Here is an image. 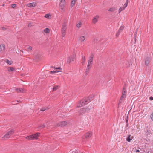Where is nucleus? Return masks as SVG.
<instances>
[{
    "instance_id": "obj_1",
    "label": "nucleus",
    "mask_w": 153,
    "mask_h": 153,
    "mask_svg": "<svg viewBox=\"0 0 153 153\" xmlns=\"http://www.w3.org/2000/svg\"><path fill=\"white\" fill-rule=\"evenodd\" d=\"M91 100L89 97H85L84 98V100H82L79 102V107H80L84 105L85 104L88 103Z\"/></svg>"
},
{
    "instance_id": "obj_2",
    "label": "nucleus",
    "mask_w": 153,
    "mask_h": 153,
    "mask_svg": "<svg viewBox=\"0 0 153 153\" xmlns=\"http://www.w3.org/2000/svg\"><path fill=\"white\" fill-rule=\"evenodd\" d=\"M91 109V107L90 108L87 107H85L81 108L79 111V115H81L84 114L85 113L88 112L90 111Z\"/></svg>"
},
{
    "instance_id": "obj_3",
    "label": "nucleus",
    "mask_w": 153,
    "mask_h": 153,
    "mask_svg": "<svg viewBox=\"0 0 153 153\" xmlns=\"http://www.w3.org/2000/svg\"><path fill=\"white\" fill-rule=\"evenodd\" d=\"M40 134V133H36L33 135L27 136L26 137V139L28 140H33L34 139H37L39 135Z\"/></svg>"
},
{
    "instance_id": "obj_4",
    "label": "nucleus",
    "mask_w": 153,
    "mask_h": 153,
    "mask_svg": "<svg viewBox=\"0 0 153 153\" xmlns=\"http://www.w3.org/2000/svg\"><path fill=\"white\" fill-rule=\"evenodd\" d=\"M15 131V130L13 129L10 131H9L7 132L3 137H4L6 138L9 137L12 134H13Z\"/></svg>"
},
{
    "instance_id": "obj_5",
    "label": "nucleus",
    "mask_w": 153,
    "mask_h": 153,
    "mask_svg": "<svg viewBox=\"0 0 153 153\" xmlns=\"http://www.w3.org/2000/svg\"><path fill=\"white\" fill-rule=\"evenodd\" d=\"M67 124V122L65 121H63L60 122L58 123L56 126H64L66 125Z\"/></svg>"
},
{
    "instance_id": "obj_6",
    "label": "nucleus",
    "mask_w": 153,
    "mask_h": 153,
    "mask_svg": "<svg viewBox=\"0 0 153 153\" xmlns=\"http://www.w3.org/2000/svg\"><path fill=\"white\" fill-rule=\"evenodd\" d=\"M65 4V0H61L59 6L62 10L64 9Z\"/></svg>"
},
{
    "instance_id": "obj_7",
    "label": "nucleus",
    "mask_w": 153,
    "mask_h": 153,
    "mask_svg": "<svg viewBox=\"0 0 153 153\" xmlns=\"http://www.w3.org/2000/svg\"><path fill=\"white\" fill-rule=\"evenodd\" d=\"M66 22H64L62 26V32H66Z\"/></svg>"
},
{
    "instance_id": "obj_8",
    "label": "nucleus",
    "mask_w": 153,
    "mask_h": 153,
    "mask_svg": "<svg viewBox=\"0 0 153 153\" xmlns=\"http://www.w3.org/2000/svg\"><path fill=\"white\" fill-rule=\"evenodd\" d=\"M92 135L91 132H88L86 133L85 137L86 138H89L91 137Z\"/></svg>"
},
{
    "instance_id": "obj_9",
    "label": "nucleus",
    "mask_w": 153,
    "mask_h": 153,
    "mask_svg": "<svg viewBox=\"0 0 153 153\" xmlns=\"http://www.w3.org/2000/svg\"><path fill=\"white\" fill-rule=\"evenodd\" d=\"M149 57L147 56L145 59V64L146 66H148L149 64Z\"/></svg>"
},
{
    "instance_id": "obj_10",
    "label": "nucleus",
    "mask_w": 153,
    "mask_h": 153,
    "mask_svg": "<svg viewBox=\"0 0 153 153\" xmlns=\"http://www.w3.org/2000/svg\"><path fill=\"white\" fill-rule=\"evenodd\" d=\"M126 97V95L125 94H122V95L121 97L120 100H119V104L121 103L122 102L123 100V98Z\"/></svg>"
},
{
    "instance_id": "obj_11",
    "label": "nucleus",
    "mask_w": 153,
    "mask_h": 153,
    "mask_svg": "<svg viewBox=\"0 0 153 153\" xmlns=\"http://www.w3.org/2000/svg\"><path fill=\"white\" fill-rule=\"evenodd\" d=\"M16 91L18 93H24L25 92V89L23 88H19L16 89Z\"/></svg>"
},
{
    "instance_id": "obj_12",
    "label": "nucleus",
    "mask_w": 153,
    "mask_h": 153,
    "mask_svg": "<svg viewBox=\"0 0 153 153\" xmlns=\"http://www.w3.org/2000/svg\"><path fill=\"white\" fill-rule=\"evenodd\" d=\"M5 49L4 45L2 44L0 45V51H3Z\"/></svg>"
},
{
    "instance_id": "obj_13",
    "label": "nucleus",
    "mask_w": 153,
    "mask_h": 153,
    "mask_svg": "<svg viewBox=\"0 0 153 153\" xmlns=\"http://www.w3.org/2000/svg\"><path fill=\"white\" fill-rule=\"evenodd\" d=\"M133 138L132 136H131V135H129L127 137L126 140L128 142H130Z\"/></svg>"
},
{
    "instance_id": "obj_14",
    "label": "nucleus",
    "mask_w": 153,
    "mask_h": 153,
    "mask_svg": "<svg viewBox=\"0 0 153 153\" xmlns=\"http://www.w3.org/2000/svg\"><path fill=\"white\" fill-rule=\"evenodd\" d=\"M99 18V16L96 15L95 17H94L92 20L93 22L95 23L98 21V19Z\"/></svg>"
},
{
    "instance_id": "obj_15",
    "label": "nucleus",
    "mask_w": 153,
    "mask_h": 153,
    "mask_svg": "<svg viewBox=\"0 0 153 153\" xmlns=\"http://www.w3.org/2000/svg\"><path fill=\"white\" fill-rule=\"evenodd\" d=\"M36 5V3L33 2L30 3L28 4V6L29 7H34Z\"/></svg>"
},
{
    "instance_id": "obj_16",
    "label": "nucleus",
    "mask_w": 153,
    "mask_h": 153,
    "mask_svg": "<svg viewBox=\"0 0 153 153\" xmlns=\"http://www.w3.org/2000/svg\"><path fill=\"white\" fill-rule=\"evenodd\" d=\"M82 62L81 63L82 65H84L85 61V56H82Z\"/></svg>"
},
{
    "instance_id": "obj_17",
    "label": "nucleus",
    "mask_w": 153,
    "mask_h": 153,
    "mask_svg": "<svg viewBox=\"0 0 153 153\" xmlns=\"http://www.w3.org/2000/svg\"><path fill=\"white\" fill-rule=\"evenodd\" d=\"M59 85H56L54 86L53 88V91H54L58 89H59Z\"/></svg>"
},
{
    "instance_id": "obj_18",
    "label": "nucleus",
    "mask_w": 153,
    "mask_h": 153,
    "mask_svg": "<svg viewBox=\"0 0 153 153\" xmlns=\"http://www.w3.org/2000/svg\"><path fill=\"white\" fill-rule=\"evenodd\" d=\"M116 9L115 7H112L109 9L108 10V11L111 12H113L116 10Z\"/></svg>"
},
{
    "instance_id": "obj_19",
    "label": "nucleus",
    "mask_w": 153,
    "mask_h": 153,
    "mask_svg": "<svg viewBox=\"0 0 153 153\" xmlns=\"http://www.w3.org/2000/svg\"><path fill=\"white\" fill-rule=\"evenodd\" d=\"M77 0H72L71 1V7H73V6H74L75 5V3L76 1Z\"/></svg>"
},
{
    "instance_id": "obj_20",
    "label": "nucleus",
    "mask_w": 153,
    "mask_h": 153,
    "mask_svg": "<svg viewBox=\"0 0 153 153\" xmlns=\"http://www.w3.org/2000/svg\"><path fill=\"white\" fill-rule=\"evenodd\" d=\"M44 31L45 33H48L50 32V30L49 28H46L44 30Z\"/></svg>"
},
{
    "instance_id": "obj_21",
    "label": "nucleus",
    "mask_w": 153,
    "mask_h": 153,
    "mask_svg": "<svg viewBox=\"0 0 153 153\" xmlns=\"http://www.w3.org/2000/svg\"><path fill=\"white\" fill-rule=\"evenodd\" d=\"M138 28H137L136 29V30H135V34H134L135 43L136 42V38L137 37V33L138 32Z\"/></svg>"
},
{
    "instance_id": "obj_22",
    "label": "nucleus",
    "mask_w": 153,
    "mask_h": 153,
    "mask_svg": "<svg viewBox=\"0 0 153 153\" xmlns=\"http://www.w3.org/2000/svg\"><path fill=\"white\" fill-rule=\"evenodd\" d=\"M14 68L12 67L8 68V71H14Z\"/></svg>"
},
{
    "instance_id": "obj_23",
    "label": "nucleus",
    "mask_w": 153,
    "mask_h": 153,
    "mask_svg": "<svg viewBox=\"0 0 153 153\" xmlns=\"http://www.w3.org/2000/svg\"><path fill=\"white\" fill-rule=\"evenodd\" d=\"M124 26H121L119 29L118 31L120 32V33L122 32V31L123 30L124 28Z\"/></svg>"
},
{
    "instance_id": "obj_24",
    "label": "nucleus",
    "mask_w": 153,
    "mask_h": 153,
    "mask_svg": "<svg viewBox=\"0 0 153 153\" xmlns=\"http://www.w3.org/2000/svg\"><path fill=\"white\" fill-rule=\"evenodd\" d=\"M70 58H71V62L74 61L76 59L75 56H74V55L72 56H71V57H70Z\"/></svg>"
},
{
    "instance_id": "obj_25",
    "label": "nucleus",
    "mask_w": 153,
    "mask_h": 153,
    "mask_svg": "<svg viewBox=\"0 0 153 153\" xmlns=\"http://www.w3.org/2000/svg\"><path fill=\"white\" fill-rule=\"evenodd\" d=\"M85 39V37L84 36H81L80 37V40L82 42L84 41Z\"/></svg>"
},
{
    "instance_id": "obj_26",
    "label": "nucleus",
    "mask_w": 153,
    "mask_h": 153,
    "mask_svg": "<svg viewBox=\"0 0 153 153\" xmlns=\"http://www.w3.org/2000/svg\"><path fill=\"white\" fill-rule=\"evenodd\" d=\"M93 59L89 58V60L88 61V63H90L91 65L93 63Z\"/></svg>"
},
{
    "instance_id": "obj_27",
    "label": "nucleus",
    "mask_w": 153,
    "mask_h": 153,
    "mask_svg": "<svg viewBox=\"0 0 153 153\" xmlns=\"http://www.w3.org/2000/svg\"><path fill=\"white\" fill-rule=\"evenodd\" d=\"M45 125L42 124H41L39 126L38 128H39V129H42V128H45Z\"/></svg>"
},
{
    "instance_id": "obj_28",
    "label": "nucleus",
    "mask_w": 153,
    "mask_h": 153,
    "mask_svg": "<svg viewBox=\"0 0 153 153\" xmlns=\"http://www.w3.org/2000/svg\"><path fill=\"white\" fill-rule=\"evenodd\" d=\"M125 8L123 7H120L119 9V13H120V12L124 10Z\"/></svg>"
},
{
    "instance_id": "obj_29",
    "label": "nucleus",
    "mask_w": 153,
    "mask_h": 153,
    "mask_svg": "<svg viewBox=\"0 0 153 153\" xmlns=\"http://www.w3.org/2000/svg\"><path fill=\"white\" fill-rule=\"evenodd\" d=\"M49 108H48V107H44V108H42L41 110H40V111H45V110H46V109H48Z\"/></svg>"
},
{
    "instance_id": "obj_30",
    "label": "nucleus",
    "mask_w": 153,
    "mask_h": 153,
    "mask_svg": "<svg viewBox=\"0 0 153 153\" xmlns=\"http://www.w3.org/2000/svg\"><path fill=\"white\" fill-rule=\"evenodd\" d=\"M60 72V71H51L50 72V74H52V73H58L59 72Z\"/></svg>"
},
{
    "instance_id": "obj_31",
    "label": "nucleus",
    "mask_w": 153,
    "mask_h": 153,
    "mask_svg": "<svg viewBox=\"0 0 153 153\" xmlns=\"http://www.w3.org/2000/svg\"><path fill=\"white\" fill-rule=\"evenodd\" d=\"M6 62L7 64H9L10 65H11L12 64V63H13L12 61H9V60L8 59H7L6 60Z\"/></svg>"
},
{
    "instance_id": "obj_32",
    "label": "nucleus",
    "mask_w": 153,
    "mask_h": 153,
    "mask_svg": "<svg viewBox=\"0 0 153 153\" xmlns=\"http://www.w3.org/2000/svg\"><path fill=\"white\" fill-rule=\"evenodd\" d=\"M98 41V39L97 38H95L94 39L93 42L94 43V44H95L97 43Z\"/></svg>"
},
{
    "instance_id": "obj_33",
    "label": "nucleus",
    "mask_w": 153,
    "mask_h": 153,
    "mask_svg": "<svg viewBox=\"0 0 153 153\" xmlns=\"http://www.w3.org/2000/svg\"><path fill=\"white\" fill-rule=\"evenodd\" d=\"M91 66L90 63H88L86 68L90 69L91 68Z\"/></svg>"
},
{
    "instance_id": "obj_34",
    "label": "nucleus",
    "mask_w": 153,
    "mask_h": 153,
    "mask_svg": "<svg viewBox=\"0 0 153 153\" xmlns=\"http://www.w3.org/2000/svg\"><path fill=\"white\" fill-rule=\"evenodd\" d=\"M82 24V22H79L78 24L77 25V27H81Z\"/></svg>"
},
{
    "instance_id": "obj_35",
    "label": "nucleus",
    "mask_w": 153,
    "mask_h": 153,
    "mask_svg": "<svg viewBox=\"0 0 153 153\" xmlns=\"http://www.w3.org/2000/svg\"><path fill=\"white\" fill-rule=\"evenodd\" d=\"M71 62V58L70 57L68 58V59L67 60V63H70Z\"/></svg>"
},
{
    "instance_id": "obj_36",
    "label": "nucleus",
    "mask_w": 153,
    "mask_h": 153,
    "mask_svg": "<svg viewBox=\"0 0 153 153\" xmlns=\"http://www.w3.org/2000/svg\"><path fill=\"white\" fill-rule=\"evenodd\" d=\"M122 94H126V89L125 88H123V93Z\"/></svg>"
},
{
    "instance_id": "obj_37",
    "label": "nucleus",
    "mask_w": 153,
    "mask_h": 153,
    "mask_svg": "<svg viewBox=\"0 0 153 153\" xmlns=\"http://www.w3.org/2000/svg\"><path fill=\"white\" fill-rule=\"evenodd\" d=\"M94 55L93 53H91L90 56L89 58L93 59Z\"/></svg>"
},
{
    "instance_id": "obj_38",
    "label": "nucleus",
    "mask_w": 153,
    "mask_h": 153,
    "mask_svg": "<svg viewBox=\"0 0 153 153\" xmlns=\"http://www.w3.org/2000/svg\"><path fill=\"white\" fill-rule=\"evenodd\" d=\"M49 16H50V15L49 14H46L45 16V17L46 18H48Z\"/></svg>"
},
{
    "instance_id": "obj_39",
    "label": "nucleus",
    "mask_w": 153,
    "mask_h": 153,
    "mask_svg": "<svg viewBox=\"0 0 153 153\" xmlns=\"http://www.w3.org/2000/svg\"><path fill=\"white\" fill-rule=\"evenodd\" d=\"M16 6V4H13L11 5V7L13 8H14Z\"/></svg>"
},
{
    "instance_id": "obj_40",
    "label": "nucleus",
    "mask_w": 153,
    "mask_h": 153,
    "mask_svg": "<svg viewBox=\"0 0 153 153\" xmlns=\"http://www.w3.org/2000/svg\"><path fill=\"white\" fill-rule=\"evenodd\" d=\"M120 32H118V31L116 34V37H117L120 35Z\"/></svg>"
},
{
    "instance_id": "obj_41",
    "label": "nucleus",
    "mask_w": 153,
    "mask_h": 153,
    "mask_svg": "<svg viewBox=\"0 0 153 153\" xmlns=\"http://www.w3.org/2000/svg\"><path fill=\"white\" fill-rule=\"evenodd\" d=\"M62 32V37H64L65 35V32Z\"/></svg>"
},
{
    "instance_id": "obj_42",
    "label": "nucleus",
    "mask_w": 153,
    "mask_h": 153,
    "mask_svg": "<svg viewBox=\"0 0 153 153\" xmlns=\"http://www.w3.org/2000/svg\"><path fill=\"white\" fill-rule=\"evenodd\" d=\"M150 118L153 121V113L151 114Z\"/></svg>"
},
{
    "instance_id": "obj_43",
    "label": "nucleus",
    "mask_w": 153,
    "mask_h": 153,
    "mask_svg": "<svg viewBox=\"0 0 153 153\" xmlns=\"http://www.w3.org/2000/svg\"><path fill=\"white\" fill-rule=\"evenodd\" d=\"M128 4H127V3H125L124 5V7H123L125 9V8L127 6Z\"/></svg>"
},
{
    "instance_id": "obj_44",
    "label": "nucleus",
    "mask_w": 153,
    "mask_h": 153,
    "mask_svg": "<svg viewBox=\"0 0 153 153\" xmlns=\"http://www.w3.org/2000/svg\"><path fill=\"white\" fill-rule=\"evenodd\" d=\"M89 97V98H90V99H91L92 100V99H93V98L94 97V96L92 95H90L89 96V97Z\"/></svg>"
},
{
    "instance_id": "obj_45",
    "label": "nucleus",
    "mask_w": 153,
    "mask_h": 153,
    "mask_svg": "<svg viewBox=\"0 0 153 153\" xmlns=\"http://www.w3.org/2000/svg\"><path fill=\"white\" fill-rule=\"evenodd\" d=\"M27 49L30 50V51H31L32 49V48L31 46H29L28 47Z\"/></svg>"
},
{
    "instance_id": "obj_46",
    "label": "nucleus",
    "mask_w": 153,
    "mask_h": 153,
    "mask_svg": "<svg viewBox=\"0 0 153 153\" xmlns=\"http://www.w3.org/2000/svg\"><path fill=\"white\" fill-rule=\"evenodd\" d=\"M89 70L90 69H88L86 68L85 72L88 73L89 72Z\"/></svg>"
},
{
    "instance_id": "obj_47",
    "label": "nucleus",
    "mask_w": 153,
    "mask_h": 153,
    "mask_svg": "<svg viewBox=\"0 0 153 153\" xmlns=\"http://www.w3.org/2000/svg\"><path fill=\"white\" fill-rule=\"evenodd\" d=\"M149 99L150 100H153V97L151 96L149 97Z\"/></svg>"
},
{
    "instance_id": "obj_48",
    "label": "nucleus",
    "mask_w": 153,
    "mask_h": 153,
    "mask_svg": "<svg viewBox=\"0 0 153 153\" xmlns=\"http://www.w3.org/2000/svg\"><path fill=\"white\" fill-rule=\"evenodd\" d=\"M55 69H60V70L61 69V68L60 67H58V68H55Z\"/></svg>"
},
{
    "instance_id": "obj_49",
    "label": "nucleus",
    "mask_w": 153,
    "mask_h": 153,
    "mask_svg": "<svg viewBox=\"0 0 153 153\" xmlns=\"http://www.w3.org/2000/svg\"><path fill=\"white\" fill-rule=\"evenodd\" d=\"M2 30H6V28H5L4 27H2Z\"/></svg>"
},
{
    "instance_id": "obj_50",
    "label": "nucleus",
    "mask_w": 153,
    "mask_h": 153,
    "mask_svg": "<svg viewBox=\"0 0 153 153\" xmlns=\"http://www.w3.org/2000/svg\"><path fill=\"white\" fill-rule=\"evenodd\" d=\"M128 2H129V0H126V3H127V4H128Z\"/></svg>"
},
{
    "instance_id": "obj_51",
    "label": "nucleus",
    "mask_w": 153,
    "mask_h": 153,
    "mask_svg": "<svg viewBox=\"0 0 153 153\" xmlns=\"http://www.w3.org/2000/svg\"><path fill=\"white\" fill-rule=\"evenodd\" d=\"M136 152H140V151H139V150L137 149V150H136Z\"/></svg>"
},
{
    "instance_id": "obj_52",
    "label": "nucleus",
    "mask_w": 153,
    "mask_h": 153,
    "mask_svg": "<svg viewBox=\"0 0 153 153\" xmlns=\"http://www.w3.org/2000/svg\"><path fill=\"white\" fill-rule=\"evenodd\" d=\"M72 153H78V152L76 151H73L72 152Z\"/></svg>"
},
{
    "instance_id": "obj_53",
    "label": "nucleus",
    "mask_w": 153,
    "mask_h": 153,
    "mask_svg": "<svg viewBox=\"0 0 153 153\" xmlns=\"http://www.w3.org/2000/svg\"><path fill=\"white\" fill-rule=\"evenodd\" d=\"M85 75L86 76V75H88V73L86 72H85Z\"/></svg>"
},
{
    "instance_id": "obj_54",
    "label": "nucleus",
    "mask_w": 153,
    "mask_h": 153,
    "mask_svg": "<svg viewBox=\"0 0 153 153\" xmlns=\"http://www.w3.org/2000/svg\"><path fill=\"white\" fill-rule=\"evenodd\" d=\"M30 24H29L28 25V27H30Z\"/></svg>"
},
{
    "instance_id": "obj_55",
    "label": "nucleus",
    "mask_w": 153,
    "mask_h": 153,
    "mask_svg": "<svg viewBox=\"0 0 153 153\" xmlns=\"http://www.w3.org/2000/svg\"><path fill=\"white\" fill-rule=\"evenodd\" d=\"M128 117L127 119V120H126V123H127L128 122Z\"/></svg>"
},
{
    "instance_id": "obj_56",
    "label": "nucleus",
    "mask_w": 153,
    "mask_h": 153,
    "mask_svg": "<svg viewBox=\"0 0 153 153\" xmlns=\"http://www.w3.org/2000/svg\"><path fill=\"white\" fill-rule=\"evenodd\" d=\"M51 68H55V67H53V66H51Z\"/></svg>"
},
{
    "instance_id": "obj_57",
    "label": "nucleus",
    "mask_w": 153,
    "mask_h": 153,
    "mask_svg": "<svg viewBox=\"0 0 153 153\" xmlns=\"http://www.w3.org/2000/svg\"><path fill=\"white\" fill-rule=\"evenodd\" d=\"M20 51H21V52H22L23 53V51L21 50Z\"/></svg>"
},
{
    "instance_id": "obj_58",
    "label": "nucleus",
    "mask_w": 153,
    "mask_h": 153,
    "mask_svg": "<svg viewBox=\"0 0 153 153\" xmlns=\"http://www.w3.org/2000/svg\"><path fill=\"white\" fill-rule=\"evenodd\" d=\"M128 126V124L127 123V124H126V126Z\"/></svg>"
},
{
    "instance_id": "obj_59",
    "label": "nucleus",
    "mask_w": 153,
    "mask_h": 153,
    "mask_svg": "<svg viewBox=\"0 0 153 153\" xmlns=\"http://www.w3.org/2000/svg\"><path fill=\"white\" fill-rule=\"evenodd\" d=\"M82 153H83L82 152Z\"/></svg>"
}]
</instances>
